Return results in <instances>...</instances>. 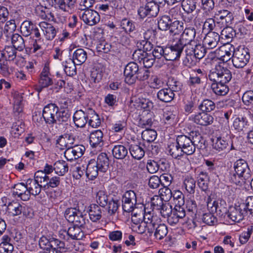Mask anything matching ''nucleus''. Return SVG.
<instances>
[{
	"mask_svg": "<svg viewBox=\"0 0 253 253\" xmlns=\"http://www.w3.org/2000/svg\"><path fill=\"white\" fill-rule=\"evenodd\" d=\"M234 171L229 176L230 181L236 184H242L247 181L250 182L251 178V170L247 162L240 159L234 164Z\"/></svg>",
	"mask_w": 253,
	"mask_h": 253,
	"instance_id": "nucleus-1",
	"label": "nucleus"
},
{
	"mask_svg": "<svg viewBox=\"0 0 253 253\" xmlns=\"http://www.w3.org/2000/svg\"><path fill=\"white\" fill-rule=\"evenodd\" d=\"M6 211L10 216H23L31 217L33 215L32 209L25 204H21L18 202L12 201L8 204Z\"/></svg>",
	"mask_w": 253,
	"mask_h": 253,
	"instance_id": "nucleus-2",
	"label": "nucleus"
},
{
	"mask_svg": "<svg viewBox=\"0 0 253 253\" xmlns=\"http://www.w3.org/2000/svg\"><path fill=\"white\" fill-rule=\"evenodd\" d=\"M64 216L68 222L72 223L74 225L84 227L86 223V214L78 209L67 208L64 212Z\"/></svg>",
	"mask_w": 253,
	"mask_h": 253,
	"instance_id": "nucleus-3",
	"label": "nucleus"
},
{
	"mask_svg": "<svg viewBox=\"0 0 253 253\" xmlns=\"http://www.w3.org/2000/svg\"><path fill=\"white\" fill-rule=\"evenodd\" d=\"M232 78L230 70L220 65L215 66V71L209 75L210 80L213 82H222L228 83Z\"/></svg>",
	"mask_w": 253,
	"mask_h": 253,
	"instance_id": "nucleus-4",
	"label": "nucleus"
},
{
	"mask_svg": "<svg viewBox=\"0 0 253 253\" xmlns=\"http://www.w3.org/2000/svg\"><path fill=\"white\" fill-rule=\"evenodd\" d=\"M250 54L247 48L240 46L236 48L232 54V63L236 68H242L249 62Z\"/></svg>",
	"mask_w": 253,
	"mask_h": 253,
	"instance_id": "nucleus-5",
	"label": "nucleus"
},
{
	"mask_svg": "<svg viewBox=\"0 0 253 253\" xmlns=\"http://www.w3.org/2000/svg\"><path fill=\"white\" fill-rule=\"evenodd\" d=\"M174 84H171L169 82V88H163L160 90L157 94V98L161 101L168 103L171 102L174 97V91H176L180 88L179 84L176 81L173 82Z\"/></svg>",
	"mask_w": 253,
	"mask_h": 253,
	"instance_id": "nucleus-6",
	"label": "nucleus"
},
{
	"mask_svg": "<svg viewBox=\"0 0 253 253\" xmlns=\"http://www.w3.org/2000/svg\"><path fill=\"white\" fill-rule=\"evenodd\" d=\"M245 204L230 207L228 210L227 217L232 221L239 222L247 214Z\"/></svg>",
	"mask_w": 253,
	"mask_h": 253,
	"instance_id": "nucleus-7",
	"label": "nucleus"
},
{
	"mask_svg": "<svg viewBox=\"0 0 253 253\" xmlns=\"http://www.w3.org/2000/svg\"><path fill=\"white\" fill-rule=\"evenodd\" d=\"M184 46L178 41L172 43L169 46L165 47V60L174 61L180 58Z\"/></svg>",
	"mask_w": 253,
	"mask_h": 253,
	"instance_id": "nucleus-8",
	"label": "nucleus"
},
{
	"mask_svg": "<svg viewBox=\"0 0 253 253\" xmlns=\"http://www.w3.org/2000/svg\"><path fill=\"white\" fill-rule=\"evenodd\" d=\"M137 203L136 195L132 190L126 191L122 197V208L124 211L132 212Z\"/></svg>",
	"mask_w": 253,
	"mask_h": 253,
	"instance_id": "nucleus-9",
	"label": "nucleus"
},
{
	"mask_svg": "<svg viewBox=\"0 0 253 253\" xmlns=\"http://www.w3.org/2000/svg\"><path fill=\"white\" fill-rule=\"evenodd\" d=\"M139 69L138 65L134 62H130L126 66L124 71L126 83L131 85L135 83Z\"/></svg>",
	"mask_w": 253,
	"mask_h": 253,
	"instance_id": "nucleus-10",
	"label": "nucleus"
},
{
	"mask_svg": "<svg viewBox=\"0 0 253 253\" xmlns=\"http://www.w3.org/2000/svg\"><path fill=\"white\" fill-rule=\"evenodd\" d=\"M58 109V107L54 103L48 104L44 107L42 116L46 124H56V117Z\"/></svg>",
	"mask_w": 253,
	"mask_h": 253,
	"instance_id": "nucleus-11",
	"label": "nucleus"
},
{
	"mask_svg": "<svg viewBox=\"0 0 253 253\" xmlns=\"http://www.w3.org/2000/svg\"><path fill=\"white\" fill-rule=\"evenodd\" d=\"M132 58L135 61L142 63L145 68L151 67L155 60L152 55L143 50H135L132 54Z\"/></svg>",
	"mask_w": 253,
	"mask_h": 253,
	"instance_id": "nucleus-12",
	"label": "nucleus"
},
{
	"mask_svg": "<svg viewBox=\"0 0 253 253\" xmlns=\"http://www.w3.org/2000/svg\"><path fill=\"white\" fill-rule=\"evenodd\" d=\"M80 16L85 24L90 26L96 25L100 19L98 13L92 9H86L80 12Z\"/></svg>",
	"mask_w": 253,
	"mask_h": 253,
	"instance_id": "nucleus-13",
	"label": "nucleus"
},
{
	"mask_svg": "<svg viewBox=\"0 0 253 253\" xmlns=\"http://www.w3.org/2000/svg\"><path fill=\"white\" fill-rule=\"evenodd\" d=\"M159 10L158 4L152 0L148 2L144 6H141L138 10V13L143 18L148 15L156 16L157 15Z\"/></svg>",
	"mask_w": 253,
	"mask_h": 253,
	"instance_id": "nucleus-14",
	"label": "nucleus"
},
{
	"mask_svg": "<svg viewBox=\"0 0 253 253\" xmlns=\"http://www.w3.org/2000/svg\"><path fill=\"white\" fill-rule=\"evenodd\" d=\"M189 120L198 125L206 126L211 125L214 119L211 115L202 112L192 115Z\"/></svg>",
	"mask_w": 253,
	"mask_h": 253,
	"instance_id": "nucleus-15",
	"label": "nucleus"
},
{
	"mask_svg": "<svg viewBox=\"0 0 253 253\" xmlns=\"http://www.w3.org/2000/svg\"><path fill=\"white\" fill-rule=\"evenodd\" d=\"M219 40L220 36L218 32H209L203 42L207 49H212L217 46Z\"/></svg>",
	"mask_w": 253,
	"mask_h": 253,
	"instance_id": "nucleus-16",
	"label": "nucleus"
},
{
	"mask_svg": "<svg viewBox=\"0 0 253 253\" xmlns=\"http://www.w3.org/2000/svg\"><path fill=\"white\" fill-rule=\"evenodd\" d=\"M196 36V30L193 27L186 28L177 41L184 46L186 44L191 43Z\"/></svg>",
	"mask_w": 253,
	"mask_h": 253,
	"instance_id": "nucleus-17",
	"label": "nucleus"
},
{
	"mask_svg": "<svg viewBox=\"0 0 253 253\" xmlns=\"http://www.w3.org/2000/svg\"><path fill=\"white\" fill-rule=\"evenodd\" d=\"M85 148L82 145H76L71 148H68L65 152V156L67 159L71 157L70 159H77L83 156Z\"/></svg>",
	"mask_w": 253,
	"mask_h": 253,
	"instance_id": "nucleus-18",
	"label": "nucleus"
},
{
	"mask_svg": "<svg viewBox=\"0 0 253 253\" xmlns=\"http://www.w3.org/2000/svg\"><path fill=\"white\" fill-rule=\"evenodd\" d=\"M12 192L13 195H17L23 201H27L30 199L27 184L25 185L23 183H19L15 184Z\"/></svg>",
	"mask_w": 253,
	"mask_h": 253,
	"instance_id": "nucleus-19",
	"label": "nucleus"
},
{
	"mask_svg": "<svg viewBox=\"0 0 253 253\" xmlns=\"http://www.w3.org/2000/svg\"><path fill=\"white\" fill-rule=\"evenodd\" d=\"M88 120V113H86L82 110H77L73 116V120L75 126L78 127L85 126Z\"/></svg>",
	"mask_w": 253,
	"mask_h": 253,
	"instance_id": "nucleus-20",
	"label": "nucleus"
},
{
	"mask_svg": "<svg viewBox=\"0 0 253 253\" xmlns=\"http://www.w3.org/2000/svg\"><path fill=\"white\" fill-rule=\"evenodd\" d=\"M207 206L208 208H211V212H216L219 216L224 217H225L226 216H227L228 210L225 208L222 207L221 205L218 206V202L215 201L211 203L210 196L208 199Z\"/></svg>",
	"mask_w": 253,
	"mask_h": 253,
	"instance_id": "nucleus-21",
	"label": "nucleus"
},
{
	"mask_svg": "<svg viewBox=\"0 0 253 253\" xmlns=\"http://www.w3.org/2000/svg\"><path fill=\"white\" fill-rule=\"evenodd\" d=\"M39 26L46 39L51 40L55 38L56 34V30L51 24L46 22H42L40 23Z\"/></svg>",
	"mask_w": 253,
	"mask_h": 253,
	"instance_id": "nucleus-22",
	"label": "nucleus"
},
{
	"mask_svg": "<svg viewBox=\"0 0 253 253\" xmlns=\"http://www.w3.org/2000/svg\"><path fill=\"white\" fill-rule=\"evenodd\" d=\"M99 172L100 170L98 169L95 160H90L86 168L85 173L87 177L90 180H93L98 176Z\"/></svg>",
	"mask_w": 253,
	"mask_h": 253,
	"instance_id": "nucleus-23",
	"label": "nucleus"
},
{
	"mask_svg": "<svg viewBox=\"0 0 253 253\" xmlns=\"http://www.w3.org/2000/svg\"><path fill=\"white\" fill-rule=\"evenodd\" d=\"M232 51L230 48L225 46H221L214 51L215 56L217 58L222 61L223 62H227L232 58Z\"/></svg>",
	"mask_w": 253,
	"mask_h": 253,
	"instance_id": "nucleus-24",
	"label": "nucleus"
},
{
	"mask_svg": "<svg viewBox=\"0 0 253 253\" xmlns=\"http://www.w3.org/2000/svg\"><path fill=\"white\" fill-rule=\"evenodd\" d=\"M98 169L101 172H105L109 168V160L107 155L105 153L100 154L95 160Z\"/></svg>",
	"mask_w": 253,
	"mask_h": 253,
	"instance_id": "nucleus-25",
	"label": "nucleus"
},
{
	"mask_svg": "<svg viewBox=\"0 0 253 253\" xmlns=\"http://www.w3.org/2000/svg\"><path fill=\"white\" fill-rule=\"evenodd\" d=\"M26 184L30 196V195L34 196L38 195L41 193L42 188H43L41 184L37 183V182L32 179H28L26 181Z\"/></svg>",
	"mask_w": 253,
	"mask_h": 253,
	"instance_id": "nucleus-26",
	"label": "nucleus"
},
{
	"mask_svg": "<svg viewBox=\"0 0 253 253\" xmlns=\"http://www.w3.org/2000/svg\"><path fill=\"white\" fill-rule=\"evenodd\" d=\"M227 84L222 82H213L211 85V87L215 94L224 96L229 91V88Z\"/></svg>",
	"mask_w": 253,
	"mask_h": 253,
	"instance_id": "nucleus-27",
	"label": "nucleus"
},
{
	"mask_svg": "<svg viewBox=\"0 0 253 253\" xmlns=\"http://www.w3.org/2000/svg\"><path fill=\"white\" fill-rule=\"evenodd\" d=\"M87 59V52L83 48H78L74 51L72 59L77 65H81Z\"/></svg>",
	"mask_w": 253,
	"mask_h": 253,
	"instance_id": "nucleus-28",
	"label": "nucleus"
},
{
	"mask_svg": "<svg viewBox=\"0 0 253 253\" xmlns=\"http://www.w3.org/2000/svg\"><path fill=\"white\" fill-rule=\"evenodd\" d=\"M156 31L152 29L145 30L142 28H139L134 33V37L136 41L140 39L149 40L152 35H155Z\"/></svg>",
	"mask_w": 253,
	"mask_h": 253,
	"instance_id": "nucleus-29",
	"label": "nucleus"
},
{
	"mask_svg": "<svg viewBox=\"0 0 253 253\" xmlns=\"http://www.w3.org/2000/svg\"><path fill=\"white\" fill-rule=\"evenodd\" d=\"M200 134L194 131L189 134V136L185 135H178L176 138V142H200Z\"/></svg>",
	"mask_w": 253,
	"mask_h": 253,
	"instance_id": "nucleus-30",
	"label": "nucleus"
},
{
	"mask_svg": "<svg viewBox=\"0 0 253 253\" xmlns=\"http://www.w3.org/2000/svg\"><path fill=\"white\" fill-rule=\"evenodd\" d=\"M24 131L25 124L22 121L19 120L13 124L10 131V135L14 138H19Z\"/></svg>",
	"mask_w": 253,
	"mask_h": 253,
	"instance_id": "nucleus-31",
	"label": "nucleus"
},
{
	"mask_svg": "<svg viewBox=\"0 0 253 253\" xmlns=\"http://www.w3.org/2000/svg\"><path fill=\"white\" fill-rule=\"evenodd\" d=\"M17 50L12 46H5L0 51V57H3L8 61H13L16 57Z\"/></svg>",
	"mask_w": 253,
	"mask_h": 253,
	"instance_id": "nucleus-32",
	"label": "nucleus"
},
{
	"mask_svg": "<svg viewBox=\"0 0 253 253\" xmlns=\"http://www.w3.org/2000/svg\"><path fill=\"white\" fill-rule=\"evenodd\" d=\"M83 227L74 225L68 228L67 235L73 240H81L84 237V233L82 228Z\"/></svg>",
	"mask_w": 253,
	"mask_h": 253,
	"instance_id": "nucleus-33",
	"label": "nucleus"
},
{
	"mask_svg": "<svg viewBox=\"0 0 253 253\" xmlns=\"http://www.w3.org/2000/svg\"><path fill=\"white\" fill-rule=\"evenodd\" d=\"M88 214L91 220L96 222L102 216V211L100 207L96 204H91L89 207Z\"/></svg>",
	"mask_w": 253,
	"mask_h": 253,
	"instance_id": "nucleus-34",
	"label": "nucleus"
},
{
	"mask_svg": "<svg viewBox=\"0 0 253 253\" xmlns=\"http://www.w3.org/2000/svg\"><path fill=\"white\" fill-rule=\"evenodd\" d=\"M12 46L18 51H22L25 48V41L22 37L18 34H13L11 37Z\"/></svg>",
	"mask_w": 253,
	"mask_h": 253,
	"instance_id": "nucleus-35",
	"label": "nucleus"
},
{
	"mask_svg": "<svg viewBox=\"0 0 253 253\" xmlns=\"http://www.w3.org/2000/svg\"><path fill=\"white\" fill-rule=\"evenodd\" d=\"M35 26L31 21L26 20L21 25V33L23 36L28 37L33 34V31L35 30Z\"/></svg>",
	"mask_w": 253,
	"mask_h": 253,
	"instance_id": "nucleus-36",
	"label": "nucleus"
},
{
	"mask_svg": "<svg viewBox=\"0 0 253 253\" xmlns=\"http://www.w3.org/2000/svg\"><path fill=\"white\" fill-rule=\"evenodd\" d=\"M243 138L242 136H239L238 137L231 135L230 132L228 131L227 132H223L221 134L220 136L216 137L215 140L216 142L222 141L224 142H233L234 141L236 142V141H243Z\"/></svg>",
	"mask_w": 253,
	"mask_h": 253,
	"instance_id": "nucleus-37",
	"label": "nucleus"
},
{
	"mask_svg": "<svg viewBox=\"0 0 253 253\" xmlns=\"http://www.w3.org/2000/svg\"><path fill=\"white\" fill-rule=\"evenodd\" d=\"M159 219L156 216H153L150 212L142 213V221L145 224V228L151 230L153 223L158 221Z\"/></svg>",
	"mask_w": 253,
	"mask_h": 253,
	"instance_id": "nucleus-38",
	"label": "nucleus"
},
{
	"mask_svg": "<svg viewBox=\"0 0 253 253\" xmlns=\"http://www.w3.org/2000/svg\"><path fill=\"white\" fill-rule=\"evenodd\" d=\"M111 197L104 190H99L96 194V200L97 204L102 207L107 205Z\"/></svg>",
	"mask_w": 253,
	"mask_h": 253,
	"instance_id": "nucleus-39",
	"label": "nucleus"
},
{
	"mask_svg": "<svg viewBox=\"0 0 253 253\" xmlns=\"http://www.w3.org/2000/svg\"><path fill=\"white\" fill-rule=\"evenodd\" d=\"M198 185L203 191H209V177L206 172H201L198 177Z\"/></svg>",
	"mask_w": 253,
	"mask_h": 253,
	"instance_id": "nucleus-40",
	"label": "nucleus"
},
{
	"mask_svg": "<svg viewBox=\"0 0 253 253\" xmlns=\"http://www.w3.org/2000/svg\"><path fill=\"white\" fill-rule=\"evenodd\" d=\"M54 170L59 176L63 175L68 170L67 163L63 160H59L54 164Z\"/></svg>",
	"mask_w": 253,
	"mask_h": 253,
	"instance_id": "nucleus-41",
	"label": "nucleus"
},
{
	"mask_svg": "<svg viewBox=\"0 0 253 253\" xmlns=\"http://www.w3.org/2000/svg\"><path fill=\"white\" fill-rule=\"evenodd\" d=\"M49 72L47 68H44L41 74L39 83L42 87H46L52 84V80L49 76Z\"/></svg>",
	"mask_w": 253,
	"mask_h": 253,
	"instance_id": "nucleus-42",
	"label": "nucleus"
},
{
	"mask_svg": "<svg viewBox=\"0 0 253 253\" xmlns=\"http://www.w3.org/2000/svg\"><path fill=\"white\" fill-rule=\"evenodd\" d=\"M172 19L169 15H164L159 18L158 22V28L162 31L169 29Z\"/></svg>",
	"mask_w": 253,
	"mask_h": 253,
	"instance_id": "nucleus-43",
	"label": "nucleus"
},
{
	"mask_svg": "<svg viewBox=\"0 0 253 253\" xmlns=\"http://www.w3.org/2000/svg\"><path fill=\"white\" fill-rule=\"evenodd\" d=\"M77 65L71 58L66 61L64 64L65 73L68 76H73L76 74Z\"/></svg>",
	"mask_w": 253,
	"mask_h": 253,
	"instance_id": "nucleus-44",
	"label": "nucleus"
},
{
	"mask_svg": "<svg viewBox=\"0 0 253 253\" xmlns=\"http://www.w3.org/2000/svg\"><path fill=\"white\" fill-rule=\"evenodd\" d=\"M130 152L132 157L137 160H140L145 154L144 150L142 146L137 144L131 146Z\"/></svg>",
	"mask_w": 253,
	"mask_h": 253,
	"instance_id": "nucleus-45",
	"label": "nucleus"
},
{
	"mask_svg": "<svg viewBox=\"0 0 253 253\" xmlns=\"http://www.w3.org/2000/svg\"><path fill=\"white\" fill-rule=\"evenodd\" d=\"M115 158L118 159H124L127 154V149L123 145L115 146L112 150Z\"/></svg>",
	"mask_w": 253,
	"mask_h": 253,
	"instance_id": "nucleus-46",
	"label": "nucleus"
},
{
	"mask_svg": "<svg viewBox=\"0 0 253 253\" xmlns=\"http://www.w3.org/2000/svg\"><path fill=\"white\" fill-rule=\"evenodd\" d=\"M88 124L92 127L96 128L101 124V121L98 114L94 110L90 109L88 112Z\"/></svg>",
	"mask_w": 253,
	"mask_h": 253,
	"instance_id": "nucleus-47",
	"label": "nucleus"
},
{
	"mask_svg": "<svg viewBox=\"0 0 253 253\" xmlns=\"http://www.w3.org/2000/svg\"><path fill=\"white\" fill-rule=\"evenodd\" d=\"M248 121L245 117L236 118L233 123L234 128L238 131H243L247 126Z\"/></svg>",
	"mask_w": 253,
	"mask_h": 253,
	"instance_id": "nucleus-48",
	"label": "nucleus"
},
{
	"mask_svg": "<svg viewBox=\"0 0 253 253\" xmlns=\"http://www.w3.org/2000/svg\"><path fill=\"white\" fill-rule=\"evenodd\" d=\"M196 0H183L181 4L184 11L187 13H191L196 8Z\"/></svg>",
	"mask_w": 253,
	"mask_h": 253,
	"instance_id": "nucleus-49",
	"label": "nucleus"
},
{
	"mask_svg": "<svg viewBox=\"0 0 253 253\" xmlns=\"http://www.w3.org/2000/svg\"><path fill=\"white\" fill-rule=\"evenodd\" d=\"M71 113L70 111L67 109H63L62 110H59L58 109L57 116L56 117V124L62 123L63 122H66L68 120L71 118Z\"/></svg>",
	"mask_w": 253,
	"mask_h": 253,
	"instance_id": "nucleus-50",
	"label": "nucleus"
},
{
	"mask_svg": "<svg viewBox=\"0 0 253 253\" xmlns=\"http://www.w3.org/2000/svg\"><path fill=\"white\" fill-rule=\"evenodd\" d=\"M183 24L182 22L177 20H172L169 30L173 35H178L183 30Z\"/></svg>",
	"mask_w": 253,
	"mask_h": 253,
	"instance_id": "nucleus-51",
	"label": "nucleus"
},
{
	"mask_svg": "<svg viewBox=\"0 0 253 253\" xmlns=\"http://www.w3.org/2000/svg\"><path fill=\"white\" fill-rule=\"evenodd\" d=\"M204 26L205 27H208L209 32H213L212 31L214 30L215 32H218L221 30L219 24H217V21L214 18L207 19L205 22Z\"/></svg>",
	"mask_w": 253,
	"mask_h": 253,
	"instance_id": "nucleus-52",
	"label": "nucleus"
},
{
	"mask_svg": "<svg viewBox=\"0 0 253 253\" xmlns=\"http://www.w3.org/2000/svg\"><path fill=\"white\" fill-rule=\"evenodd\" d=\"M214 103L211 100L205 99L199 106V108L203 112H210L214 109Z\"/></svg>",
	"mask_w": 253,
	"mask_h": 253,
	"instance_id": "nucleus-53",
	"label": "nucleus"
},
{
	"mask_svg": "<svg viewBox=\"0 0 253 253\" xmlns=\"http://www.w3.org/2000/svg\"><path fill=\"white\" fill-rule=\"evenodd\" d=\"M168 234V228L165 224H160L154 234L155 238L157 240L163 239Z\"/></svg>",
	"mask_w": 253,
	"mask_h": 253,
	"instance_id": "nucleus-54",
	"label": "nucleus"
},
{
	"mask_svg": "<svg viewBox=\"0 0 253 253\" xmlns=\"http://www.w3.org/2000/svg\"><path fill=\"white\" fill-rule=\"evenodd\" d=\"M184 185L187 191L190 194H194L196 187V181L191 177L187 176L184 180Z\"/></svg>",
	"mask_w": 253,
	"mask_h": 253,
	"instance_id": "nucleus-55",
	"label": "nucleus"
},
{
	"mask_svg": "<svg viewBox=\"0 0 253 253\" xmlns=\"http://www.w3.org/2000/svg\"><path fill=\"white\" fill-rule=\"evenodd\" d=\"M157 137V132L153 129H146L142 132V138L146 142H153Z\"/></svg>",
	"mask_w": 253,
	"mask_h": 253,
	"instance_id": "nucleus-56",
	"label": "nucleus"
},
{
	"mask_svg": "<svg viewBox=\"0 0 253 253\" xmlns=\"http://www.w3.org/2000/svg\"><path fill=\"white\" fill-rule=\"evenodd\" d=\"M207 48L205 45L201 44H196L194 48V57L196 59H201L204 57L207 52Z\"/></svg>",
	"mask_w": 253,
	"mask_h": 253,
	"instance_id": "nucleus-57",
	"label": "nucleus"
},
{
	"mask_svg": "<svg viewBox=\"0 0 253 253\" xmlns=\"http://www.w3.org/2000/svg\"><path fill=\"white\" fill-rule=\"evenodd\" d=\"M78 140V137L72 133H65L56 137V142H74Z\"/></svg>",
	"mask_w": 253,
	"mask_h": 253,
	"instance_id": "nucleus-58",
	"label": "nucleus"
},
{
	"mask_svg": "<svg viewBox=\"0 0 253 253\" xmlns=\"http://www.w3.org/2000/svg\"><path fill=\"white\" fill-rule=\"evenodd\" d=\"M16 25L15 20L11 19L6 22L4 29L3 33L6 37L10 36L11 34L15 30Z\"/></svg>",
	"mask_w": 253,
	"mask_h": 253,
	"instance_id": "nucleus-59",
	"label": "nucleus"
},
{
	"mask_svg": "<svg viewBox=\"0 0 253 253\" xmlns=\"http://www.w3.org/2000/svg\"><path fill=\"white\" fill-rule=\"evenodd\" d=\"M121 25L122 29L127 33L133 32L135 29L134 22L126 18L122 20Z\"/></svg>",
	"mask_w": 253,
	"mask_h": 253,
	"instance_id": "nucleus-60",
	"label": "nucleus"
},
{
	"mask_svg": "<svg viewBox=\"0 0 253 253\" xmlns=\"http://www.w3.org/2000/svg\"><path fill=\"white\" fill-rule=\"evenodd\" d=\"M168 186L167 185L164 186L159 191L160 196L159 197L165 202L169 201L172 197V192Z\"/></svg>",
	"mask_w": 253,
	"mask_h": 253,
	"instance_id": "nucleus-61",
	"label": "nucleus"
},
{
	"mask_svg": "<svg viewBox=\"0 0 253 253\" xmlns=\"http://www.w3.org/2000/svg\"><path fill=\"white\" fill-rule=\"evenodd\" d=\"M49 247V250L48 251L56 249L64 250L65 243L57 239L51 237Z\"/></svg>",
	"mask_w": 253,
	"mask_h": 253,
	"instance_id": "nucleus-62",
	"label": "nucleus"
},
{
	"mask_svg": "<svg viewBox=\"0 0 253 253\" xmlns=\"http://www.w3.org/2000/svg\"><path fill=\"white\" fill-rule=\"evenodd\" d=\"M108 211L111 214H114L118 210L120 203L119 201L111 197L108 202Z\"/></svg>",
	"mask_w": 253,
	"mask_h": 253,
	"instance_id": "nucleus-63",
	"label": "nucleus"
},
{
	"mask_svg": "<svg viewBox=\"0 0 253 253\" xmlns=\"http://www.w3.org/2000/svg\"><path fill=\"white\" fill-rule=\"evenodd\" d=\"M169 148V152L170 154L174 158H176L179 154L181 155L180 149H182V146L181 147L179 143H170L168 146Z\"/></svg>",
	"mask_w": 253,
	"mask_h": 253,
	"instance_id": "nucleus-64",
	"label": "nucleus"
}]
</instances>
